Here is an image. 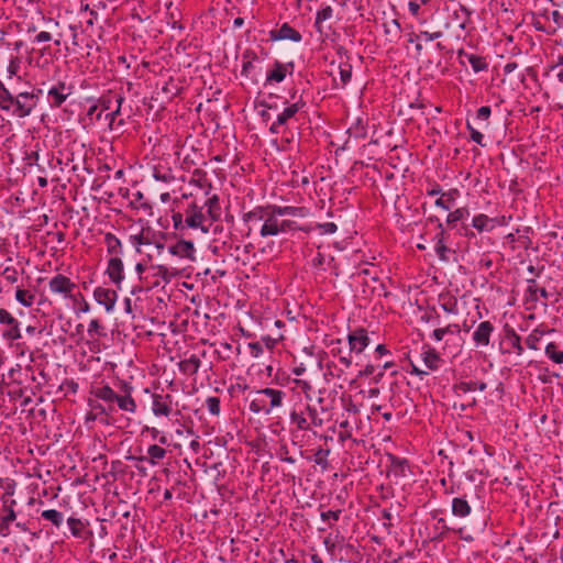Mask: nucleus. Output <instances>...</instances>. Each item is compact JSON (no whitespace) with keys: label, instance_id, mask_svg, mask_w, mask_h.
Listing matches in <instances>:
<instances>
[{"label":"nucleus","instance_id":"f257e3e1","mask_svg":"<svg viewBox=\"0 0 563 563\" xmlns=\"http://www.w3.org/2000/svg\"><path fill=\"white\" fill-rule=\"evenodd\" d=\"M221 214L220 198L218 195H212L202 205L191 201L184 212H173L172 221L174 229L179 232L199 229L202 233H209L213 223L221 219Z\"/></svg>","mask_w":563,"mask_h":563},{"label":"nucleus","instance_id":"f03ea898","mask_svg":"<svg viewBox=\"0 0 563 563\" xmlns=\"http://www.w3.org/2000/svg\"><path fill=\"white\" fill-rule=\"evenodd\" d=\"M483 452L484 445L479 438L475 440L471 430L460 429V463L470 481H474V475L484 467Z\"/></svg>","mask_w":563,"mask_h":563},{"label":"nucleus","instance_id":"7ed1b4c3","mask_svg":"<svg viewBox=\"0 0 563 563\" xmlns=\"http://www.w3.org/2000/svg\"><path fill=\"white\" fill-rule=\"evenodd\" d=\"M1 515H0V537L7 538L11 534V526L18 519L15 508L18 501L14 498L16 482L0 488Z\"/></svg>","mask_w":563,"mask_h":563},{"label":"nucleus","instance_id":"20e7f679","mask_svg":"<svg viewBox=\"0 0 563 563\" xmlns=\"http://www.w3.org/2000/svg\"><path fill=\"white\" fill-rule=\"evenodd\" d=\"M285 397V391L266 387L253 393L249 408L253 413L269 415L283 406Z\"/></svg>","mask_w":563,"mask_h":563},{"label":"nucleus","instance_id":"39448f33","mask_svg":"<svg viewBox=\"0 0 563 563\" xmlns=\"http://www.w3.org/2000/svg\"><path fill=\"white\" fill-rule=\"evenodd\" d=\"M282 104L284 106L283 110L275 114V119L268 126L271 134L278 135L286 133L290 124L294 121H298L297 113L306 106V102L300 97L292 103H290L288 99H283Z\"/></svg>","mask_w":563,"mask_h":563},{"label":"nucleus","instance_id":"423d86ee","mask_svg":"<svg viewBox=\"0 0 563 563\" xmlns=\"http://www.w3.org/2000/svg\"><path fill=\"white\" fill-rule=\"evenodd\" d=\"M490 114L489 106H482L474 115H471L470 110L466 111V129L470 133V140L482 147H485L487 143L481 130H486L489 126Z\"/></svg>","mask_w":563,"mask_h":563},{"label":"nucleus","instance_id":"0eeeda50","mask_svg":"<svg viewBox=\"0 0 563 563\" xmlns=\"http://www.w3.org/2000/svg\"><path fill=\"white\" fill-rule=\"evenodd\" d=\"M280 218L282 217L275 212L274 205L268 203L265 221L260 227V235L262 238H268L299 229L295 221Z\"/></svg>","mask_w":563,"mask_h":563},{"label":"nucleus","instance_id":"6e6552de","mask_svg":"<svg viewBox=\"0 0 563 563\" xmlns=\"http://www.w3.org/2000/svg\"><path fill=\"white\" fill-rule=\"evenodd\" d=\"M290 423L295 424L298 430L308 431L312 427H321L322 418L319 417L317 409L309 404L295 407L290 412Z\"/></svg>","mask_w":563,"mask_h":563},{"label":"nucleus","instance_id":"1a4fd4ad","mask_svg":"<svg viewBox=\"0 0 563 563\" xmlns=\"http://www.w3.org/2000/svg\"><path fill=\"white\" fill-rule=\"evenodd\" d=\"M36 96L33 92H20L12 97L3 111L16 118H25L36 107Z\"/></svg>","mask_w":563,"mask_h":563},{"label":"nucleus","instance_id":"9d476101","mask_svg":"<svg viewBox=\"0 0 563 563\" xmlns=\"http://www.w3.org/2000/svg\"><path fill=\"white\" fill-rule=\"evenodd\" d=\"M347 343L350 347L349 354L340 356V362L345 367H349L352 364V353L360 354L369 345L371 339L368 336L367 330L361 327L354 329L347 335Z\"/></svg>","mask_w":563,"mask_h":563},{"label":"nucleus","instance_id":"9b49d317","mask_svg":"<svg viewBox=\"0 0 563 563\" xmlns=\"http://www.w3.org/2000/svg\"><path fill=\"white\" fill-rule=\"evenodd\" d=\"M460 302V310L465 311V318L462 327L465 332H468L474 324L482 319L479 300L471 295H463ZM462 311H460L461 313Z\"/></svg>","mask_w":563,"mask_h":563},{"label":"nucleus","instance_id":"f8f14e48","mask_svg":"<svg viewBox=\"0 0 563 563\" xmlns=\"http://www.w3.org/2000/svg\"><path fill=\"white\" fill-rule=\"evenodd\" d=\"M500 351L503 354H516L521 356L525 352L521 336L516 332V330L506 324L503 329V339L500 342Z\"/></svg>","mask_w":563,"mask_h":563},{"label":"nucleus","instance_id":"ddd939ff","mask_svg":"<svg viewBox=\"0 0 563 563\" xmlns=\"http://www.w3.org/2000/svg\"><path fill=\"white\" fill-rule=\"evenodd\" d=\"M48 288L52 294L60 295L64 298H68L71 300L77 299V295L75 290L77 289V285L71 282V279L63 274H56L48 282Z\"/></svg>","mask_w":563,"mask_h":563},{"label":"nucleus","instance_id":"4468645a","mask_svg":"<svg viewBox=\"0 0 563 563\" xmlns=\"http://www.w3.org/2000/svg\"><path fill=\"white\" fill-rule=\"evenodd\" d=\"M0 324L5 329L2 331V339L5 342L12 343L21 339V329L19 320L4 308H0Z\"/></svg>","mask_w":563,"mask_h":563},{"label":"nucleus","instance_id":"2eb2a0df","mask_svg":"<svg viewBox=\"0 0 563 563\" xmlns=\"http://www.w3.org/2000/svg\"><path fill=\"white\" fill-rule=\"evenodd\" d=\"M439 455L443 457L441 461L442 473H445L446 467V475L440 478V485L444 494H453L456 485L453 457L449 456L444 449H440Z\"/></svg>","mask_w":563,"mask_h":563},{"label":"nucleus","instance_id":"dca6fc26","mask_svg":"<svg viewBox=\"0 0 563 563\" xmlns=\"http://www.w3.org/2000/svg\"><path fill=\"white\" fill-rule=\"evenodd\" d=\"M460 65L466 66L470 65L474 73L486 71L488 69L489 63L487 60V56L484 55V48L478 52H464L460 48Z\"/></svg>","mask_w":563,"mask_h":563},{"label":"nucleus","instance_id":"f3484780","mask_svg":"<svg viewBox=\"0 0 563 563\" xmlns=\"http://www.w3.org/2000/svg\"><path fill=\"white\" fill-rule=\"evenodd\" d=\"M267 213V205L256 206L252 210L243 213L242 220L244 224L247 227V231L245 236H251L252 232L255 229L260 230V227L265 221V217Z\"/></svg>","mask_w":563,"mask_h":563},{"label":"nucleus","instance_id":"a211bd4d","mask_svg":"<svg viewBox=\"0 0 563 563\" xmlns=\"http://www.w3.org/2000/svg\"><path fill=\"white\" fill-rule=\"evenodd\" d=\"M67 526L70 534L81 541H91L93 533L89 529V521L76 518L74 516L67 518Z\"/></svg>","mask_w":563,"mask_h":563},{"label":"nucleus","instance_id":"6ab92c4d","mask_svg":"<svg viewBox=\"0 0 563 563\" xmlns=\"http://www.w3.org/2000/svg\"><path fill=\"white\" fill-rule=\"evenodd\" d=\"M71 87L65 81H58L47 91L48 102L53 108H59L66 99L71 95Z\"/></svg>","mask_w":563,"mask_h":563},{"label":"nucleus","instance_id":"aec40b11","mask_svg":"<svg viewBox=\"0 0 563 563\" xmlns=\"http://www.w3.org/2000/svg\"><path fill=\"white\" fill-rule=\"evenodd\" d=\"M152 411L156 417H168L173 412V398L169 394L164 395L154 393L152 395Z\"/></svg>","mask_w":563,"mask_h":563},{"label":"nucleus","instance_id":"412c9836","mask_svg":"<svg viewBox=\"0 0 563 563\" xmlns=\"http://www.w3.org/2000/svg\"><path fill=\"white\" fill-rule=\"evenodd\" d=\"M106 274L117 288L121 289V284L124 279V265L121 257L112 256L109 258Z\"/></svg>","mask_w":563,"mask_h":563},{"label":"nucleus","instance_id":"4be33fe9","mask_svg":"<svg viewBox=\"0 0 563 563\" xmlns=\"http://www.w3.org/2000/svg\"><path fill=\"white\" fill-rule=\"evenodd\" d=\"M93 298L99 305L104 307L107 312H110L114 309L118 294L113 289L99 286L93 290Z\"/></svg>","mask_w":563,"mask_h":563},{"label":"nucleus","instance_id":"5701e85b","mask_svg":"<svg viewBox=\"0 0 563 563\" xmlns=\"http://www.w3.org/2000/svg\"><path fill=\"white\" fill-rule=\"evenodd\" d=\"M291 74L294 70V63L289 62L287 64H283L279 60H275L273 64V68L267 71L265 86L272 82H282L288 73Z\"/></svg>","mask_w":563,"mask_h":563},{"label":"nucleus","instance_id":"b1692460","mask_svg":"<svg viewBox=\"0 0 563 563\" xmlns=\"http://www.w3.org/2000/svg\"><path fill=\"white\" fill-rule=\"evenodd\" d=\"M269 38L272 41L289 40L298 43L302 40V35L299 31L290 26L288 23H283L279 29L272 30L269 32Z\"/></svg>","mask_w":563,"mask_h":563},{"label":"nucleus","instance_id":"393cba45","mask_svg":"<svg viewBox=\"0 0 563 563\" xmlns=\"http://www.w3.org/2000/svg\"><path fill=\"white\" fill-rule=\"evenodd\" d=\"M168 252L179 258L195 261L196 249L191 241L179 240L168 247Z\"/></svg>","mask_w":563,"mask_h":563},{"label":"nucleus","instance_id":"a878e982","mask_svg":"<svg viewBox=\"0 0 563 563\" xmlns=\"http://www.w3.org/2000/svg\"><path fill=\"white\" fill-rule=\"evenodd\" d=\"M440 232L437 234L438 242L435 244V252L441 261H449L450 255H455V251L450 249L446 243L449 241V233L439 224Z\"/></svg>","mask_w":563,"mask_h":563},{"label":"nucleus","instance_id":"bb28decb","mask_svg":"<svg viewBox=\"0 0 563 563\" xmlns=\"http://www.w3.org/2000/svg\"><path fill=\"white\" fill-rule=\"evenodd\" d=\"M494 325L489 321H483L473 332L472 338L477 346H486L489 344L490 334Z\"/></svg>","mask_w":563,"mask_h":563},{"label":"nucleus","instance_id":"cd10ccee","mask_svg":"<svg viewBox=\"0 0 563 563\" xmlns=\"http://www.w3.org/2000/svg\"><path fill=\"white\" fill-rule=\"evenodd\" d=\"M125 101V98L122 93L120 92H114V91H108L107 93L102 95L100 98H99V107L101 109V112L102 111H107V110H110L112 109L113 107L115 108L118 106V108H121L122 107V103Z\"/></svg>","mask_w":563,"mask_h":563},{"label":"nucleus","instance_id":"c85d7f7f","mask_svg":"<svg viewBox=\"0 0 563 563\" xmlns=\"http://www.w3.org/2000/svg\"><path fill=\"white\" fill-rule=\"evenodd\" d=\"M554 329H547L543 325L534 328L526 338L525 343L528 349L538 351L540 350V342L545 334L554 332Z\"/></svg>","mask_w":563,"mask_h":563},{"label":"nucleus","instance_id":"c756f323","mask_svg":"<svg viewBox=\"0 0 563 563\" xmlns=\"http://www.w3.org/2000/svg\"><path fill=\"white\" fill-rule=\"evenodd\" d=\"M388 459L390 461L388 474L396 478L406 477L407 472L409 471L408 461L393 454H388Z\"/></svg>","mask_w":563,"mask_h":563},{"label":"nucleus","instance_id":"7c9ffc66","mask_svg":"<svg viewBox=\"0 0 563 563\" xmlns=\"http://www.w3.org/2000/svg\"><path fill=\"white\" fill-rule=\"evenodd\" d=\"M166 454H167V451L164 448H162L161 445H157V444H152L147 449V454L144 456H139V457H136V460L139 462H146V463H150L151 465H156L162 460L165 459Z\"/></svg>","mask_w":563,"mask_h":563},{"label":"nucleus","instance_id":"2f4dec72","mask_svg":"<svg viewBox=\"0 0 563 563\" xmlns=\"http://www.w3.org/2000/svg\"><path fill=\"white\" fill-rule=\"evenodd\" d=\"M527 290H526V300L537 302L539 300V297L548 299L549 292L543 287H538V284L536 279H527Z\"/></svg>","mask_w":563,"mask_h":563},{"label":"nucleus","instance_id":"473e14b6","mask_svg":"<svg viewBox=\"0 0 563 563\" xmlns=\"http://www.w3.org/2000/svg\"><path fill=\"white\" fill-rule=\"evenodd\" d=\"M497 225V220L494 218H489L486 214H477L472 219V227L475 228L478 232H490Z\"/></svg>","mask_w":563,"mask_h":563},{"label":"nucleus","instance_id":"72a5a7b5","mask_svg":"<svg viewBox=\"0 0 563 563\" xmlns=\"http://www.w3.org/2000/svg\"><path fill=\"white\" fill-rule=\"evenodd\" d=\"M482 41L481 36L474 32L472 33L468 31L466 35L463 37L462 43L460 44V48H462L464 52H478L482 51L483 47H481Z\"/></svg>","mask_w":563,"mask_h":563},{"label":"nucleus","instance_id":"f704fd0d","mask_svg":"<svg viewBox=\"0 0 563 563\" xmlns=\"http://www.w3.org/2000/svg\"><path fill=\"white\" fill-rule=\"evenodd\" d=\"M385 35L390 43L396 44L401 37V26L397 19H391L383 24Z\"/></svg>","mask_w":563,"mask_h":563},{"label":"nucleus","instance_id":"c9c22d12","mask_svg":"<svg viewBox=\"0 0 563 563\" xmlns=\"http://www.w3.org/2000/svg\"><path fill=\"white\" fill-rule=\"evenodd\" d=\"M104 244L107 246V252L113 256H121L123 254V246L121 240L113 233L108 232L104 234Z\"/></svg>","mask_w":563,"mask_h":563},{"label":"nucleus","instance_id":"e433bc0d","mask_svg":"<svg viewBox=\"0 0 563 563\" xmlns=\"http://www.w3.org/2000/svg\"><path fill=\"white\" fill-rule=\"evenodd\" d=\"M201 365L200 358L192 354L189 358L178 363L179 371L185 375H195Z\"/></svg>","mask_w":563,"mask_h":563},{"label":"nucleus","instance_id":"4c0bfd02","mask_svg":"<svg viewBox=\"0 0 563 563\" xmlns=\"http://www.w3.org/2000/svg\"><path fill=\"white\" fill-rule=\"evenodd\" d=\"M114 402H117L118 407L123 410L131 413H134L136 411V402L131 396L130 391H126L125 395H118L117 398H114Z\"/></svg>","mask_w":563,"mask_h":563},{"label":"nucleus","instance_id":"58836bf2","mask_svg":"<svg viewBox=\"0 0 563 563\" xmlns=\"http://www.w3.org/2000/svg\"><path fill=\"white\" fill-rule=\"evenodd\" d=\"M456 194H457V189H450L449 191L443 192L435 200V206L442 208L444 211L451 210L455 203V195Z\"/></svg>","mask_w":563,"mask_h":563},{"label":"nucleus","instance_id":"ea45409f","mask_svg":"<svg viewBox=\"0 0 563 563\" xmlns=\"http://www.w3.org/2000/svg\"><path fill=\"white\" fill-rule=\"evenodd\" d=\"M440 307L448 313H453L457 307V298L450 291L439 296Z\"/></svg>","mask_w":563,"mask_h":563},{"label":"nucleus","instance_id":"a19ab883","mask_svg":"<svg viewBox=\"0 0 563 563\" xmlns=\"http://www.w3.org/2000/svg\"><path fill=\"white\" fill-rule=\"evenodd\" d=\"M274 210L280 217H305V208L303 207H294V206H277L274 205Z\"/></svg>","mask_w":563,"mask_h":563},{"label":"nucleus","instance_id":"79ce46f5","mask_svg":"<svg viewBox=\"0 0 563 563\" xmlns=\"http://www.w3.org/2000/svg\"><path fill=\"white\" fill-rule=\"evenodd\" d=\"M41 518L43 520L49 521L55 528H60L64 522L63 512L56 509H46L41 512Z\"/></svg>","mask_w":563,"mask_h":563},{"label":"nucleus","instance_id":"37998d69","mask_svg":"<svg viewBox=\"0 0 563 563\" xmlns=\"http://www.w3.org/2000/svg\"><path fill=\"white\" fill-rule=\"evenodd\" d=\"M544 354L555 364H563V351L559 350L555 342H549L544 347Z\"/></svg>","mask_w":563,"mask_h":563},{"label":"nucleus","instance_id":"c03bdc74","mask_svg":"<svg viewBox=\"0 0 563 563\" xmlns=\"http://www.w3.org/2000/svg\"><path fill=\"white\" fill-rule=\"evenodd\" d=\"M284 98H279L278 96L274 93H268L267 98L258 101V106L273 112L274 115L280 111L278 101L283 100Z\"/></svg>","mask_w":563,"mask_h":563},{"label":"nucleus","instance_id":"a18cd8bd","mask_svg":"<svg viewBox=\"0 0 563 563\" xmlns=\"http://www.w3.org/2000/svg\"><path fill=\"white\" fill-rule=\"evenodd\" d=\"M333 16V9L331 5H324L320 10L317 11L314 27L319 33H322L321 24L330 20Z\"/></svg>","mask_w":563,"mask_h":563},{"label":"nucleus","instance_id":"49530a36","mask_svg":"<svg viewBox=\"0 0 563 563\" xmlns=\"http://www.w3.org/2000/svg\"><path fill=\"white\" fill-rule=\"evenodd\" d=\"M92 394L98 398L107 402H114L117 393L108 385L97 387L92 390Z\"/></svg>","mask_w":563,"mask_h":563},{"label":"nucleus","instance_id":"de8ad7c7","mask_svg":"<svg viewBox=\"0 0 563 563\" xmlns=\"http://www.w3.org/2000/svg\"><path fill=\"white\" fill-rule=\"evenodd\" d=\"M352 64L349 60H341L339 64L341 87L347 86L352 79Z\"/></svg>","mask_w":563,"mask_h":563},{"label":"nucleus","instance_id":"09e8293b","mask_svg":"<svg viewBox=\"0 0 563 563\" xmlns=\"http://www.w3.org/2000/svg\"><path fill=\"white\" fill-rule=\"evenodd\" d=\"M15 299L20 305L29 308L34 303L35 295L30 290L16 288Z\"/></svg>","mask_w":563,"mask_h":563},{"label":"nucleus","instance_id":"8fccbe9b","mask_svg":"<svg viewBox=\"0 0 563 563\" xmlns=\"http://www.w3.org/2000/svg\"><path fill=\"white\" fill-rule=\"evenodd\" d=\"M153 269L155 271L154 276L162 277L165 283H169L177 275V272L164 265L154 266Z\"/></svg>","mask_w":563,"mask_h":563},{"label":"nucleus","instance_id":"3c124183","mask_svg":"<svg viewBox=\"0 0 563 563\" xmlns=\"http://www.w3.org/2000/svg\"><path fill=\"white\" fill-rule=\"evenodd\" d=\"M349 133L357 139L366 137L367 131H366V126L363 123L362 119H357L355 124L349 129Z\"/></svg>","mask_w":563,"mask_h":563},{"label":"nucleus","instance_id":"603ef678","mask_svg":"<svg viewBox=\"0 0 563 563\" xmlns=\"http://www.w3.org/2000/svg\"><path fill=\"white\" fill-rule=\"evenodd\" d=\"M104 328L98 319H92L88 325V334L90 338L104 336Z\"/></svg>","mask_w":563,"mask_h":563},{"label":"nucleus","instance_id":"864d4df0","mask_svg":"<svg viewBox=\"0 0 563 563\" xmlns=\"http://www.w3.org/2000/svg\"><path fill=\"white\" fill-rule=\"evenodd\" d=\"M221 401L219 397L211 396L206 399V407L208 411L213 416H219L221 411Z\"/></svg>","mask_w":563,"mask_h":563},{"label":"nucleus","instance_id":"5fc2aeb1","mask_svg":"<svg viewBox=\"0 0 563 563\" xmlns=\"http://www.w3.org/2000/svg\"><path fill=\"white\" fill-rule=\"evenodd\" d=\"M153 177L162 183L169 184L175 180V176L172 170H162L159 168H155L153 173Z\"/></svg>","mask_w":563,"mask_h":563},{"label":"nucleus","instance_id":"6e6d98bb","mask_svg":"<svg viewBox=\"0 0 563 563\" xmlns=\"http://www.w3.org/2000/svg\"><path fill=\"white\" fill-rule=\"evenodd\" d=\"M89 406L91 407V409L95 411V413L98 417H102V416L108 417L109 413L114 410L113 406H109L108 408H106L101 404H99L97 401H92V400L89 401Z\"/></svg>","mask_w":563,"mask_h":563},{"label":"nucleus","instance_id":"4d7b16f0","mask_svg":"<svg viewBox=\"0 0 563 563\" xmlns=\"http://www.w3.org/2000/svg\"><path fill=\"white\" fill-rule=\"evenodd\" d=\"M13 95L0 80V109L4 110L8 103L12 100Z\"/></svg>","mask_w":563,"mask_h":563},{"label":"nucleus","instance_id":"13d9d810","mask_svg":"<svg viewBox=\"0 0 563 563\" xmlns=\"http://www.w3.org/2000/svg\"><path fill=\"white\" fill-rule=\"evenodd\" d=\"M343 373V369H339L333 362H329L325 364V371L323 373L324 379L330 380L333 377H340Z\"/></svg>","mask_w":563,"mask_h":563},{"label":"nucleus","instance_id":"bf43d9fd","mask_svg":"<svg viewBox=\"0 0 563 563\" xmlns=\"http://www.w3.org/2000/svg\"><path fill=\"white\" fill-rule=\"evenodd\" d=\"M1 276L10 284H15L19 278V272L13 266H7L3 268Z\"/></svg>","mask_w":563,"mask_h":563},{"label":"nucleus","instance_id":"052dcab7","mask_svg":"<svg viewBox=\"0 0 563 563\" xmlns=\"http://www.w3.org/2000/svg\"><path fill=\"white\" fill-rule=\"evenodd\" d=\"M423 361L429 369L438 368L439 356L434 352H426Z\"/></svg>","mask_w":563,"mask_h":563},{"label":"nucleus","instance_id":"680f3d73","mask_svg":"<svg viewBox=\"0 0 563 563\" xmlns=\"http://www.w3.org/2000/svg\"><path fill=\"white\" fill-rule=\"evenodd\" d=\"M133 196H134V200L132 201V203L136 205L135 206L136 208H141L143 210H151L152 209V206H151L150 202L143 201L144 196H143V194L141 191H137Z\"/></svg>","mask_w":563,"mask_h":563},{"label":"nucleus","instance_id":"e2e57ef3","mask_svg":"<svg viewBox=\"0 0 563 563\" xmlns=\"http://www.w3.org/2000/svg\"><path fill=\"white\" fill-rule=\"evenodd\" d=\"M77 295V299L76 300H73L74 302H77L79 301V310L78 312H88L90 310V305L88 303V301L85 299V297L82 296L81 292L77 291L75 292Z\"/></svg>","mask_w":563,"mask_h":563},{"label":"nucleus","instance_id":"0e129e2a","mask_svg":"<svg viewBox=\"0 0 563 563\" xmlns=\"http://www.w3.org/2000/svg\"><path fill=\"white\" fill-rule=\"evenodd\" d=\"M340 515H341V510L340 509H338V510H328V511L321 512V519L323 521H328V520L338 521L340 519Z\"/></svg>","mask_w":563,"mask_h":563},{"label":"nucleus","instance_id":"69168bd1","mask_svg":"<svg viewBox=\"0 0 563 563\" xmlns=\"http://www.w3.org/2000/svg\"><path fill=\"white\" fill-rule=\"evenodd\" d=\"M452 325L449 324L446 325L445 328H439V329H435L433 331V338L437 340V341H441L443 339V336L446 334V333H451L453 334V331H452Z\"/></svg>","mask_w":563,"mask_h":563},{"label":"nucleus","instance_id":"338daca9","mask_svg":"<svg viewBox=\"0 0 563 563\" xmlns=\"http://www.w3.org/2000/svg\"><path fill=\"white\" fill-rule=\"evenodd\" d=\"M249 349L253 357H260L263 354V346L260 342L249 343Z\"/></svg>","mask_w":563,"mask_h":563},{"label":"nucleus","instance_id":"774afa93","mask_svg":"<svg viewBox=\"0 0 563 563\" xmlns=\"http://www.w3.org/2000/svg\"><path fill=\"white\" fill-rule=\"evenodd\" d=\"M53 40V36L49 32L42 31L37 33L34 38L32 40V43H45Z\"/></svg>","mask_w":563,"mask_h":563}]
</instances>
